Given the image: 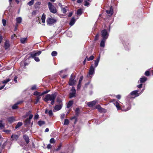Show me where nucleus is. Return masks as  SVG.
Wrapping results in <instances>:
<instances>
[{
    "mask_svg": "<svg viewBox=\"0 0 153 153\" xmlns=\"http://www.w3.org/2000/svg\"><path fill=\"white\" fill-rule=\"evenodd\" d=\"M57 95V92H54L51 94H48L46 95L45 97L44 98L43 100L46 102H47L49 100L51 101V104L52 105H53L54 104L55 99Z\"/></svg>",
    "mask_w": 153,
    "mask_h": 153,
    "instance_id": "f257e3e1",
    "label": "nucleus"
},
{
    "mask_svg": "<svg viewBox=\"0 0 153 153\" xmlns=\"http://www.w3.org/2000/svg\"><path fill=\"white\" fill-rule=\"evenodd\" d=\"M48 4L50 11L53 13H57V10L56 7L50 2H48Z\"/></svg>",
    "mask_w": 153,
    "mask_h": 153,
    "instance_id": "f03ea898",
    "label": "nucleus"
},
{
    "mask_svg": "<svg viewBox=\"0 0 153 153\" xmlns=\"http://www.w3.org/2000/svg\"><path fill=\"white\" fill-rule=\"evenodd\" d=\"M76 113L75 115L73 117H72L70 118L71 120H73V119L75 120L74 124H75L77 122V118L79 115V108H76L75 111Z\"/></svg>",
    "mask_w": 153,
    "mask_h": 153,
    "instance_id": "7ed1b4c3",
    "label": "nucleus"
},
{
    "mask_svg": "<svg viewBox=\"0 0 153 153\" xmlns=\"http://www.w3.org/2000/svg\"><path fill=\"white\" fill-rule=\"evenodd\" d=\"M101 36L102 39H107L108 36L109 34L106 29H104L101 31Z\"/></svg>",
    "mask_w": 153,
    "mask_h": 153,
    "instance_id": "20e7f679",
    "label": "nucleus"
},
{
    "mask_svg": "<svg viewBox=\"0 0 153 153\" xmlns=\"http://www.w3.org/2000/svg\"><path fill=\"white\" fill-rule=\"evenodd\" d=\"M75 78V76H73V74H72L70 77L69 81L68 82L69 85L72 86L75 85V82H76V80H74Z\"/></svg>",
    "mask_w": 153,
    "mask_h": 153,
    "instance_id": "39448f33",
    "label": "nucleus"
},
{
    "mask_svg": "<svg viewBox=\"0 0 153 153\" xmlns=\"http://www.w3.org/2000/svg\"><path fill=\"white\" fill-rule=\"evenodd\" d=\"M71 91L72 92L69 93V98H71L74 97H75L76 94V90L75 88V87L73 86L72 87Z\"/></svg>",
    "mask_w": 153,
    "mask_h": 153,
    "instance_id": "423d86ee",
    "label": "nucleus"
},
{
    "mask_svg": "<svg viewBox=\"0 0 153 153\" xmlns=\"http://www.w3.org/2000/svg\"><path fill=\"white\" fill-rule=\"evenodd\" d=\"M56 20L54 18H47L46 20V22L48 24L51 25L54 23L56 22Z\"/></svg>",
    "mask_w": 153,
    "mask_h": 153,
    "instance_id": "0eeeda50",
    "label": "nucleus"
},
{
    "mask_svg": "<svg viewBox=\"0 0 153 153\" xmlns=\"http://www.w3.org/2000/svg\"><path fill=\"white\" fill-rule=\"evenodd\" d=\"M41 53L42 52L41 51H38L36 53L32 52L31 53L30 56V57H31L33 58L34 57L39 56Z\"/></svg>",
    "mask_w": 153,
    "mask_h": 153,
    "instance_id": "6e6552de",
    "label": "nucleus"
},
{
    "mask_svg": "<svg viewBox=\"0 0 153 153\" xmlns=\"http://www.w3.org/2000/svg\"><path fill=\"white\" fill-rule=\"evenodd\" d=\"M138 90H135L131 92L130 94V95L131 96H134V98H135V97H137L139 95V94L138 93Z\"/></svg>",
    "mask_w": 153,
    "mask_h": 153,
    "instance_id": "1a4fd4ad",
    "label": "nucleus"
},
{
    "mask_svg": "<svg viewBox=\"0 0 153 153\" xmlns=\"http://www.w3.org/2000/svg\"><path fill=\"white\" fill-rule=\"evenodd\" d=\"M95 70V68L92 65H91L89 71V75H92L94 73V71Z\"/></svg>",
    "mask_w": 153,
    "mask_h": 153,
    "instance_id": "9d476101",
    "label": "nucleus"
},
{
    "mask_svg": "<svg viewBox=\"0 0 153 153\" xmlns=\"http://www.w3.org/2000/svg\"><path fill=\"white\" fill-rule=\"evenodd\" d=\"M10 44L9 40H6L4 43V47L5 50L8 49L10 47Z\"/></svg>",
    "mask_w": 153,
    "mask_h": 153,
    "instance_id": "9b49d317",
    "label": "nucleus"
},
{
    "mask_svg": "<svg viewBox=\"0 0 153 153\" xmlns=\"http://www.w3.org/2000/svg\"><path fill=\"white\" fill-rule=\"evenodd\" d=\"M96 103V102L95 101H93L91 102H88L87 103L88 106L90 107H91L94 105Z\"/></svg>",
    "mask_w": 153,
    "mask_h": 153,
    "instance_id": "f8f14e48",
    "label": "nucleus"
},
{
    "mask_svg": "<svg viewBox=\"0 0 153 153\" xmlns=\"http://www.w3.org/2000/svg\"><path fill=\"white\" fill-rule=\"evenodd\" d=\"M7 120L8 123H12L15 121V119L13 117H8Z\"/></svg>",
    "mask_w": 153,
    "mask_h": 153,
    "instance_id": "ddd939ff",
    "label": "nucleus"
},
{
    "mask_svg": "<svg viewBox=\"0 0 153 153\" xmlns=\"http://www.w3.org/2000/svg\"><path fill=\"white\" fill-rule=\"evenodd\" d=\"M23 138L25 140L27 144H28L29 142L30 139L28 136L26 134H24L23 136Z\"/></svg>",
    "mask_w": 153,
    "mask_h": 153,
    "instance_id": "4468645a",
    "label": "nucleus"
},
{
    "mask_svg": "<svg viewBox=\"0 0 153 153\" xmlns=\"http://www.w3.org/2000/svg\"><path fill=\"white\" fill-rule=\"evenodd\" d=\"M62 105H56L54 107V109L55 110L58 111L62 108Z\"/></svg>",
    "mask_w": 153,
    "mask_h": 153,
    "instance_id": "2eb2a0df",
    "label": "nucleus"
},
{
    "mask_svg": "<svg viewBox=\"0 0 153 153\" xmlns=\"http://www.w3.org/2000/svg\"><path fill=\"white\" fill-rule=\"evenodd\" d=\"M107 13L111 15L113 13V10L112 7V6L110 7V9L109 10H107L106 11Z\"/></svg>",
    "mask_w": 153,
    "mask_h": 153,
    "instance_id": "dca6fc26",
    "label": "nucleus"
},
{
    "mask_svg": "<svg viewBox=\"0 0 153 153\" xmlns=\"http://www.w3.org/2000/svg\"><path fill=\"white\" fill-rule=\"evenodd\" d=\"M11 138L12 139L11 140L16 141L19 138V136L17 135L12 134L11 136Z\"/></svg>",
    "mask_w": 153,
    "mask_h": 153,
    "instance_id": "f3484780",
    "label": "nucleus"
},
{
    "mask_svg": "<svg viewBox=\"0 0 153 153\" xmlns=\"http://www.w3.org/2000/svg\"><path fill=\"white\" fill-rule=\"evenodd\" d=\"M100 56L99 55L97 58L96 59L94 60L95 62V67H97L98 64V63L99 62L100 60Z\"/></svg>",
    "mask_w": 153,
    "mask_h": 153,
    "instance_id": "a211bd4d",
    "label": "nucleus"
},
{
    "mask_svg": "<svg viewBox=\"0 0 153 153\" xmlns=\"http://www.w3.org/2000/svg\"><path fill=\"white\" fill-rule=\"evenodd\" d=\"M106 39H102L100 44V46L101 47H104L105 46V42Z\"/></svg>",
    "mask_w": 153,
    "mask_h": 153,
    "instance_id": "6ab92c4d",
    "label": "nucleus"
},
{
    "mask_svg": "<svg viewBox=\"0 0 153 153\" xmlns=\"http://www.w3.org/2000/svg\"><path fill=\"white\" fill-rule=\"evenodd\" d=\"M147 80V78L145 76L140 78L139 80L140 83H144Z\"/></svg>",
    "mask_w": 153,
    "mask_h": 153,
    "instance_id": "aec40b11",
    "label": "nucleus"
},
{
    "mask_svg": "<svg viewBox=\"0 0 153 153\" xmlns=\"http://www.w3.org/2000/svg\"><path fill=\"white\" fill-rule=\"evenodd\" d=\"M73 100H70L67 103L66 107L67 108H70L73 104Z\"/></svg>",
    "mask_w": 153,
    "mask_h": 153,
    "instance_id": "412c9836",
    "label": "nucleus"
},
{
    "mask_svg": "<svg viewBox=\"0 0 153 153\" xmlns=\"http://www.w3.org/2000/svg\"><path fill=\"white\" fill-rule=\"evenodd\" d=\"M114 105L116 106L117 109L118 110H120L122 109L120 106V104L118 101H117Z\"/></svg>",
    "mask_w": 153,
    "mask_h": 153,
    "instance_id": "4be33fe9",
    "label": "nucleus"
},
{
    "mask_svg": "<svg viewBox=\"0 0 153 153\" xmlns=\"http://www.w3.org/2000/svg\"><path fill=\"white\" fill-rule=\"evenodd\" d=\"M67 8H68V7L67 6H65V7H62L61 8V11L64 13H65L67 11Z\"/></svg>",
    "mask_w": 153,
    "mask_h": 153,
    "instance_id": "5701e85b",
    "label": "nucleus"
},
{
    "mask_svg": "<svg viewBox=\"0 0 153 153\" xmlns=\"http://www.w3.org/2000/svg\"><path fill=\"white\" fill-rule=\"evenodd\" d=\"M75 21L74 18V17H72L71 20L69 25L71 26L73 25L75 23Z\"/></svg>",
    "mask_w": 153,
    "mask_h": 153,
    "instance_id": "b1692460",
    "label": "nucleus"
},
{
    "mask_svg": "<svg viewBox=\"0 0 153 153\" xmlns=\"http://www.w3.org/2000/svg\"><path fill=\"white\" fill-rule=\"evenodd\" d=\"M27 38H23L20 39V42L22 44H24L27 40Z\"/></svg>",
    "mask_w": 153,
    "mask_h": 153,
    "instance_id": "393cba45",
    "label": "nucleus"
},
{
    "mask_svg": "<svg viewBox=\"0 0 153 153\" xmlns=\"http://www.w3.org/2000/svg\"><path fill=\"white\" fill-rule=\"evenodd\" d=\"M30 120L28 118H27L24 121V124L25 126H26L29 125L30 123Z\"/></svg>",
    "mask_w": 153,
    "mask_h": 153,
    "instance_id": "a878e982",
    "label": "nucleus"
},
{
    "mask_svg": "<svg viewBox=\"0 0 153 153\" xmlns=\"http://www.w3.org/2000/svg\"><path fill=\"white\" fill-rule=\"evenodd\" d=\"M56 102L58 103L59 104L63 105L62 100L60 98L57 97L56 99Z\"/></svg>",
    "mask_w": 153,
    "mask_h": 153,
    "instance_id": "bb28decb",
    "label": "nucleus"
},
{
    "mask_svg": "<svg viewBox=\"0 0 153 153\" xmlns=\"http://www.w3.org/2000/svg\"><path fill=\"white\" fill-rule=\"evenodd\" d=\"M46 18V15L45 14L43 13L42 16V22L43 23H45V19Z\"/></svg>",
    "mask_w": 153,
    "mask_h": 153,
    "instance_id": "cd10ccee",
    "label": "nucleus"
},
{
    "mask_svg": "<svg viewBox=\"0 0 153 153\" xmlns=\"http://www.w3.org/2000/svg\"><path fill=\"white\" fill-rule=\"evenodd\" d=\"M16 23L18 24L21 23L22 22V19L21 17H19L16 19Z\"/></svg>",
    "mask_w": 153,
    "mask_h": 153,
    "instance_id": "c85d7f7f",
    "label": "nucleus"
},
{
    "mask_svg": "<svg viewBox=\"0 0 153 153\" xmlns=\"http://www.w3.org/2000/svg\"><path fill=\"white\" fill-rule=\"evenodd\" d=\"M45 124V121L39 120L38 122V124L39 126H41Z\"/></svg>",
    "mask_w": 153,
    "mask_h": 153,
    "instance_id": "c756f323",
    "label": "nucleus"
},
{
    "mask_svg": "<svg viewBox=\"0 0 153 153\" xmlns=\"http://www.w3.org/2000/svg\"><path fill=\"white\" fill-rule=\"evenodd\" d=\"M23 124V123L22 122H19L17 124V125H16L15 128L16 129L19 127L21 126Z\"/></svg>",
    "mask_w": 153,
    "mask_h": 153,
    "instance_id": "7c9ffc66",
    "label": "nucleus"
},
{
    "mask_svg": "<svg viewBox=\"0 0 153 153\" xmlns=\"http://www.w3.org/2000/svg\"><path fill=\"white\" fill-rule=\"evenodd\" d=\"M41 3L40 1H38L35 4V7L36 8H39V6L41 4Z\"/></svg>",
    "mask_w": 153,
    "mask_h": 153,
    "instance_id": "2f4dec72",
    "label": "nucleus"
},
{
    "mask_svg": "<svg viewBox=\"0 0 153 153\" xmlns=\"http://www.w3.org/2000/svg\"><path fill=\"white\" fill-rule=\"evenodd\" d=\"M94 56L93 55H91L89 57H88V56H86V58H87V60L88 61H89L90 60H92L94 59Z\"/></svg>",
    "mask_w": 153,
    "mask_h": 153,
    "instance_id": "473e14b6",
    "label": "nucleus"
},
{
    "mask_svg": "<svg viewBox=\"0 0 153 153\" xmlns=\"http://www.w3.org/2000/svg\"><path fill=\"white\" fill-rule=\"evenodd\" d=\"M40 97L38 96L36 97V101L34 102V104H36L39 102V100L41 98Z\"/></svg>",
    "mask_w": 153,
    "mask_h": 153,
    "instance_id": "72a5a7b5",
    "label": "nucleus"
},
{
    "mask_svg": "<svg viewBox=\"0 0 153 153\" xmlns=\"http://www.w3.org/2000/svg\"><path fill=\"white\" fill-rule=\"evenodd\" d=\"M82 13V11L81 9H78L77 11V14L78 15H81Z\"/></svg>",
    "mask_w": 153,
    "mask_h": 153,
    "instance_id": "f704fd0d",
    "label": "nucleus"
},
{
    "mask_svg": "<svg viewBox=\"0 0 153 153\" xmlns=\"http://www.w3.org/2000/svg\"><path fill=\"white\" fill-rule=\"evenodd\" d=\"M41 94V93L39 92H38L37 91H36L34 92L33 93V95L35 96H41L40 95Z\"/></svg>",
    "mask_w": 153,
    "mask_h": 153,
    "instance_id": "c9c22d12",
    "label": "nucleus"
},
{
    "mask_svg": "<svg viewBox=\"0 0 153 153\" xmlns=\"http://www.w3.org/2000/svg\"><path fill=\"white\" fill-rule=\"evenodd\" d=\"M35 0H31V1L28 2L27 4L30 6H32L33 5L34 3Z\"/></svg>",
    "mask_w": 153,
    "mask_h": 153,
    "instance_id": "e433bc0d",
    "label": "nucleus"
},
{
    "mask_svg": "<svg viewBox=\"0 0 153 153\" xmlns=\"http://www.w3.org/2000/svg\"><path fill=\"white\" fill-rule=\"evenodd\" d=\"M18 108L17 104L16 103L14 104L12 107V108L13 109H16Z\"/></svg>",
    "mask_w": 153,
    "mask_h": 153,
    "instance_id": "4c0bfd02",
    "label": "nucleus"
},
{
    "mask_svg": "<svg viewBox=\"0 0 153 153\" xmlns=\"http://www.w3.org/2000/svg\"><path fill=\"white\" fill-rule=\"evenodd\" d=\"M69 120L67 119H65V120L64 125H68L69 124Z\"/></svg>",
    "mask_w": 153,
    "mask_h": 153,
    "instance_id": "58836bf2",
    "label": "nucleus"
},
{
    "mask_svg": "<svg viewBox=\"0 0 153 153\" xmlns=\"http://www.w3.org/2000/svg\"><path fill=\"white\" fill-rule=\"evenodd\" d=\"M57 53L56 51H53L51 53V55L53 56H55L57 55Z\"/></svg>",
    "mask_w": 153,
    "mask_h": 153,
    "instance_id": "ea45409f",
    "label": "nucleus"
},
{
    "mask_svg": "<svg viewBox=\"0 0 153 153\" xmlns=\"http://www.w3.org/2000/svg\"><path fill=\"white\" fill-rule=\"evenodd\" d=\"M10 79H7L6 80H4L2 82L4 84H6L7 83V82H9L10 81Z\"/></svg>",
    "mask_w": 153,
    "mask_h": 153,
    "instance_id": "a19ab883",
    "label": "nucleus"
},
{
    "mask_svg": "<svg viewBox=\"0 0 153 153\" xmlns=\"http://www.w3.org/2000/svg\"><path fill=\"white\" fill-rule=\"evenodd\" d=\"M7 144V141H5L3 143V144L2 145L1 147L2 149H4L5 148Z\"/></svg>",
    "mask_w": 153,
    "mask_h": 153,
    "instance_id": "79ce46f5",
    "label": "nucleus"
},
{
    "mask_svg": "<svg viewBox=\"0 0 153 153\" xmlns=\"http://www.w3.org/2000/svg\"><path fill=\"white\" fill-rule=\"evenodd\" d=\"M145 75L147 76H149L150 75V73L149 71H147L145 73Z\"/></svg>",
    "mask_w": 153,
    "mask_h": 153,
    "instance_id": "37998d69",
    "label": "nucleus"
},
{
    "mask_svg": "<svg viewBox=\"0 0 153 153\" xmlns=\"http://www.w3.org/2000/svg\"><path fill=\"white\" fill-rule=\"evenodd\" d=\"M48 115L49 116L51 117L53 116V113L52 112V110H50L48 112Z\"/></svg>",
    "mask_w": 153,
    "mask_h": 153,
    "instance_id": "c03bdc74",
    "label": "nucleus"
},
{
    "mask_svg": "<svg viewBox=\"0 0 153 153\" xmlns=\"http://www.w3.org/2000/svg\"><path fill=\"white\" fill-rule=\"evenodd\" d=\"M2 21L3 25L4 26H5L6 25V21L5 19H2Z\"/></svg>",
    "mask_w": 153,
    "mask_h": 153,
    "instance_id": "a18cd8bd",
    "label": "nucleus"
},
{
    "mask_svg": "<svg viewBox=\"0 0 153 153\" xmlns=\"http://www.w3.org/2000/svg\"><path fill=\"white\" fill-rule=\"evenodd\" d=\"M2 121L1 120H0V128H2L4 127V125L2 123Z\"/></svg>",
    "mask_w": 153,
    "mask_h": 153,
    "instance_id": "49530a36",
    "label": "nucleus"
},
{
    "mask_svg": "<svg viewBox=\"0 0 153 153\" xmlns=\"http://www.w3.org/2000/svg\"><path fill=\"white\" fill-rule=\"evenodd\" d=\"M99 37V33H98L95 36L94 39V40L96 41V40H98V39Z\"/></svg>",
    "mask_w": 153,
    "mask_h": 153,
    "instance_id": "de8ad7c7",
    "label": "nucleus"
},
{
    "mask_svg": "<svg viewBox=\"0 0 153 153\" xmlns=\"http://www.w3.org/2000/svg\"><path fill=\"white\" fill-rule=\"evenodd\" d=\"M50 142L51 143H55L54 139L53 138H51L50 140Z\"/></svg>",
    "mask_w": 153,
    "mask_h": 153,
    "instance_id": "09e8293b",
    "label": "nucleus"
},
{
    "mask_svg": "<svg viewBox=\"0 0 153 153\" xmlns=\"http://www.w3.org/2000/svg\"><path fill=\"white\" fill-rule=\"evenodd\" d=\"M38 11L37 10H35L33 11L31 13L32 16L35 15L36 14L37 12Z\"/></svg>",
    "mask_w": 153,
    "mask_h": 153,
    "instance_id": "8fccbe9b",
    "label": "nucleus"
},
{
    "mask_svg": "<svg viewBox=\"0 0 153 153\" xmlns=\"http://www.w3.org/2000/svg\"><path fill=\"white\" fill-rule=\"evenodd\" d=\"M36 85H33L31 88L32 90H36Z\"/></svg>",
    "mask_w": 153,
    "mask_h": 153,
    "instance_id": "3c124183",
    "label": "nucleus"
},
{
    "mask_svg": "<svg viewBox=\"0 0 153 153\" xmlns=\"http://www.w3.org/2000/svg\"><path fill=\"white\" fill-rule=\"evenodd\" d=\"M117 101L116 100L114 99H111V102L113 103L114 105L115 104V103H116Z\"/></svg>",
    "mask_w": 153,
    "mask_h": 153,
    "instance_id": "603ef678",
    "label": "nucleus"
},
{
    "mask_svg": "<svg viewBox=\"0 0 153 153\" xmlns=\"http://www.w3.org/2000/svg\"><path fill=\"white\" fill-rule=\"evenodd\" d=\"M33 58H34L35 61L37 62H38L39 61H40V59H39V58L38 57H36V56H35V57H34Z\"/></svg>",
    "mask_w": 153,
    "mask_h": 153,
    "instance_id": "864d4df0",
    "label": "nucleus"
},
{
    "mask_svg": "<svg viewBox=\"0 0 153 153\" xmlns=\"http://www.w3.org/2000/svg\"><path fill=\"white\" fill-rule=\"evenodd\" d=\"M104 110L105 109L104 108L101 107L100 108V109H99L98 110L99 112H103Z\"/></svg>",
    "mask_w": 153,
    "mask_h": 153,
    "instance_id": "5fc2aeb1",
    "label": "nucleus"
},
{
    "mask_svg": "<svg viewBox=\"0 0 153 153\" xmlns=\"http://www.w3.org/2000/svg\"><path fill=\"white\" fill-rule=\"evenodd\" d=\"M17 37L16 35L14 34L13 35H12L11 36L10 38L11 39L13 40L14 39V37Z\"/></svg>",
    "mask_w": 153,
    "mask_h": 153,
    "instance_id": "6e6d98bb",
    "label": "nucleus"
},
{
    "mask_svg": "<svg viewBox=\"0 0 153 153\" xmlns=\"http://www.w3.org/2000/svg\"><path fill=\"white\" fill-rule=\"evenodd\" d=\"M52 146L51 145V144H49L47 146V148L48 149H51L52 148Z\"/></svg>",
    "mask_w": 153,
    "mask_h": 153,
    "instance_id": "4d7b16f0",
    "label": "nucleus"
},
{
    "mask_svg": "<svg viewBox=\"0 0 153 153\" xmlns=\"http://www.w3.org/2000/svg\"><path fill=\"white\" fill-rule=\"evenodd\" d=\"M131 108V107L130 106H128V107H127L126 108H125V106H124V108H124L125 109V111H128V110H129Z\"/></svg>",
    "mask_w": 153,
    "mask_h": 153,
    "instance_id": "13d9d810",
    "label": "nucleus"
},
{
    "mask_svg": "<svg viewBox=\"0 0 153 153\" xmlns=\"http://www.w3.org/2000/svg\"><path fill=\"white\" fill-rule=\"evenodd\" d=\"M39 117V115L38 114H36L35 115L34 117V119H37Z\"/></svg>",
    "mask_w": 153,
    "mask_h": 153,
    "instance_id": "bf43d9fd",
    "label": "nucleus"
},
{
    "mask_svg": "<svg viewBox=\"0 0 153 153\" xmlns=\"http://www.w3.org/2000/svg\"><path fill=\"white\" fill-rule=\"evenodd\" d=\"M24 102V101L21 100L19 101H18L16 102V104H17V105H19V104H22Z\"/></svg>",
    "mask_w": 153,
    "mask_h": 153,
    "instance_id": "052dcab7",
    "label": "nucleus"
},
{
    "mask_svg": "<svg viewBox=\"0 0 153 153\" xmlns=\"http://www.w3.org/2000/svg\"><path fill=\"white\" fill-rule=\"evenodd\" d=\"M83 79V76H81L79 81V83H81V82L82 81Z\"/></svg>",
    "mask_w": 153,
    "mask_h": 153,
    "instance_id": "680f3d73",
    "label": "nucleus"
},
{
    "mask_svg": "<svg viewBox=\"0 0 153 153\" xmlns=\"http://www.w3.org/2000/svg\"><path fill=\"white\" fill-rule=\"evenodd\" d=\"M90 82L89 81L88 82L86 83L85 85V88H87L88 86V85L90 83Z\"/></svg>",
    "mask_w": 153,
    "mask_h": 153,
    "instance_id": "e2e57ef3",
    "label": "nucleus"
},
{
    "mask_svg": "<svg viewBox=\"0 0 153 153\" xmlns=\"http://www.w3.org/2000/svg\"><path fill=\"white\" fill-rule=\"evenodd\" d=\"M84 5L86 6H88L89 4V3L86 1H85Z\"/></svg>",
    "mask_w": 153,
    "mask_h": 153,
    "instance_id": "0e129e2a",
    "label": "nucleus"
},
{
    "mask_svg": "<svg viewBox=\"0 0 153 153\" xmlns=\"http://www.w3.org/2000/svg\"><path fill=\"white\" fill-rule=\"evenodd\" d=\"M81 87V83H79V82L78 84L77 85V89H80Z\"/></svg>",
    "mask_w": 153,
    "mask_h": 153,
    "instance_id": "69168bd1",
    "label": "nucleus"
},
{
    "mask_svg": "<svg viewBox=\"0 0 153 153\" xmlns=\"http://www.w3.org/2000/svg\"><path fill=\"white\" fill-rule=\"evenodd\" d=\"M142 85L143 84L141 83L140 85H137V87H138V88H142Z\"/></svg>",
    "mask_w": 153,
    "mask_h": 153,
    "instance_id": "338daca9",
    "label": "nucleus"
},
{
    "mask_svg": "<svg viewBox=\"0 0 153 153\" xmlns=\"http://www.w3.org/2000/svg\"><path fill=\"white\" fill-rule=\"evenodd\" d=\"M116 97L118 99H120L121 98V96L120 95H117L116 96Z\"/></svg>",
    "mask_w": 153,
    "mask_h": 153,
    "instance_id": "774afa93",
    "label": "nucleus"
}]
</instances>
